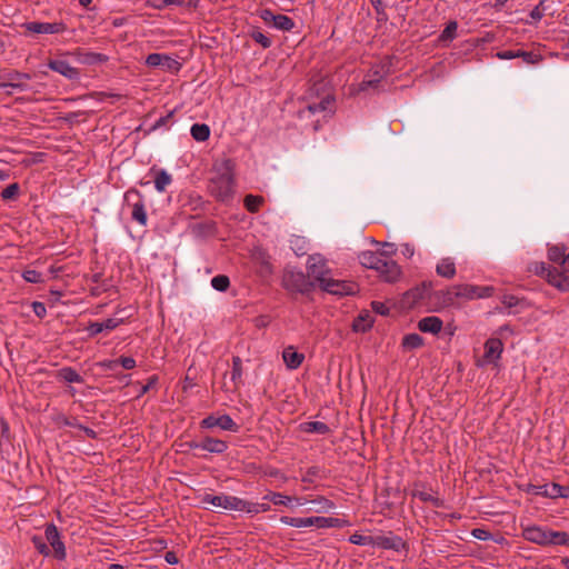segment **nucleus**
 <instances>
[{"mask_svg": "<svg viewBox=\"0 0 569 569\" xmlns=\"http://www.w3.org/2000/svg\"><path fill=\"white\" fill-rule=\"evenodd\" d=\"M359 261L363 267L376 270L387 282H395L401 276L400 267L393 260L383 258L380 252L363 251Z\"/></svg>", "mask_w": 569, "mask_h": 569, "instance_id": "nucleus-1", "label": "nucleus"}, {"mask_svg": "<svg viewBox=\"0 0 569 569\" xmlns=\"http://www.w3.org/2000/svg\"><path fill=\"white\" fill-rule=\"evenodd\" d=\"M522 536L527 541L540 546L569 545V536L565 531H553L540 526L525 528Z\"/></svg>", "mask_w": 569, "mask_h": 569, "instance_id": "nucleus-2", "label": "nucleus"}, {"mask_svg": "<svg viewBox=\"0 0 569 569\" xmlns=\"http://www.w3.org/2000/svg\"><path fill=\"white\" fill-rule=\"evenodd\" d=\"M335 99L330 92H323L318 101H310L307 107L300 110L299 114L301 118H308L310 116L322 114L326 118L333 111Z\"/></svg>", "mask_w": 569, "mask_h": 569, "instance_id": "nucleus-3", "label": "nucleus"}, {"mask_svg": "<svg viewBox=\"0 0 569 569\" xmlns=\"http://www.w3.org/2000/svg\"><path fill=\"white\" fill-rule=\"evenodd\" d=\"M492 287L489 286H473V284H458L448 290L449 296L462 298L467 300L490 297L492 295Z\"/></svg>", "mask_w": 569, "mask_h": 569, "instance_id": "nucleus-4", "label": "nucleus"}, {"mask_svg": "<svg viewBox=\"0 0 569 569\" xmlns=\"http://www.w3.org/2000/svg\"><path fill=\"white\" fill-rule=\"evenodd\" d=\"M203 503H209L216 508H221L224 510H233V511H241L244 507V500L241 498H238L236 496L230 495H210L206 493L202 497Z\"/></svg>", "mask_w": 569, "mask_h": 569, "instance_id": "nucleus-5", "label": "nucleus"}, {"mask_svg": "<svg viewBox=\"0 0 569 569\" xmlns=\"http://www.w3.org/2000/svg\"><path fill=\"white\" fill-rule=\"evenodd\" d=\"M308 277L316 281L319 286L331 276L326 260L320 254L310 256L307 262Z\"/></svg>", "mask_w": 569, "mask_h": 569, "instance_id": "nucleus-6", "label": "nucleus"}, {"mask_svg": "<svg viewBox=\"0 0 569 569\" xmlns=\"http://www.w3.org/2000/svg\"><path fill=\"white\" fill-rule=\"evenodd\" d=\"M22 28L34 34H59L67 30V26L61 21L56 22H26Z\"/></svg>", "mask_w": 569, "mask_h": 569, "instance_id": "nucleus-7", "label": "nucleus"}, {"mask_svg": "<svg viewBox=\"0 0 569 569\" xmlns=\"http://www.w3.org/2000/svg\"><path fill=\"white\" fill-rule=\"evenodd\" d=\"M319 287L328 293L338 296L353 295L358 290L355 282L337 280L331 276H329Z\"/></svg>", "mask_w": 569, "mask_h": 569, "instance_id": "nucleus-8", "label": "nucleus"}, {"mask_svg": "<svg viewBox=\"0 0 569 569\" xmlns=\"http://www.w3.org/2000/svg\"><path fill=\"white\" fill-rule=\"evenodd\" d=\"M260 19L268 26H272L281 31H291L295 28V22L291 18L284 14H274L269 9L259 11Z\"/></svg>", "mask_w": 569, "mask_h": 569, "instance_id": "nucleus-9", "label": "nucleus"}, {"mask_svg": "<svg viewBox=\"0 0 569 569\" xmlns=\"http://www.w3.org/2000/svg\"><path fill=\"white\" fill-rule=\"evenodd\" d=\"M211 192L220 200L230 198L233 193V178L229 173L221 174L210 183Z\"/></svg>", "mask_w": 569, "mask_h": 569, "instance_id": "nucleus-10", "label": "nucleus"}, {"mask_svg": "<svg viewBox=\"0 0 569 569\" xmlns=\"http://www.w3.org/2000/svg\"><path fill=\"white\" fill-rule=\"evenodd\" d=\"M200 426H201V428H204V429H211V428L218 427L221 430L232 431V432H237L239 430V426L228 415H222V416L210 415L201 420Z\"/></svg>", "mask_w": 569, "mask_h": 569, "instance_id": "nucleus-11", "label": "nucleus"}, {"mask_svg": "<svg viewBox=\"0 0 569 569\" xmlns=\"http://www.w3.org/2000/svg\"><path fill=\"white\" fill-rule=\"evenodd\" d=\"M146 63L152 68L160 67L164 71L171 73H177L181 68V63L179 61L170 56L161 53H150L146 59Z\"/></svg>", "mask_w": 569, "mask_h": 569, "instance_id": "nucleus-12", "label": "nucleus"}, {"mask_svg": "<svg viewBox=\"0 0 569 569\" xmlns=\"http://www.w3.org/2000/svg\"><path fill=\"white\" fill-rule=\"evenodd\" d=\"M46 539L50 543L53 549V555L57 559L63 560L66 559L67 552L63 541L61 540L60 533L57 527L53 523H49L46 526Z\"/></svg>", "mask_w": 569, "mask_h": 569, "instance_id": "nucleus-13", "label": "nucleus"}, {"mask_svg": "<svg viewBox=\"0 0 569 569\" xmlns=\"http://www.w3.org/2000/svg\"><path fill=\"white\" fill-rule=\"evenodd\" d=\"M503 345L498 338H490L485 343V355L481 365L496 363L502 352Z\"/></svg>", "mask_w": 569, "mask_h": 569, "instance_id": "nucleus-14", "label": "nucleus"}, {"mask_svg": "<svg viewBox=\"0 0 569 569\" xmlns=\"http://www.w3.org/2000/svg\"><path fill=\"white\" fill-rule=\"evenodd\" d=\"M252 262L258 268V272L262 277L270 276L272 273V264L270 257L262 248H254L251 253Z\"/></svg>", "mask_w": 569, "mask_h": 569, "instance_id": "nucleus-15", "label": "nucleus"}, {"mask_svg": "<svg viewBox=\"0 0 569 569\" xmlns=\"http://www.w3.org/2000/svg\"><path fill=\"white\" fill-rule=\"evenodd\" d=\"M430 293V286L423 283L421 286H418L411 290H409L408 292H406L405 297H403V306H406L407 308H413L418 305H420V302L422 300H425Z\"/></svg>", "mask_w": 569, "mask_h": 569, "instance_id": "nucleus-16", "label": "nucleus"}, {"mask_svg": "<svg viewBox=\"0 0 569 569\" xmlns=\"http://www.w3.org/2000/svg\"><path fill=\"white\" fill-rule=\"evenodd\" d=\"M190 448L201 449L212 453H222L228 449L226 441L212 437H206L200 442H191Z\"/></svg>", "mask_w": 569, "mask_h": 569, "instance_id": "nucleus-17", "label": "nucleus"}, {"mask_svg": "<svg viewBox=\"0 0 569 569\" xmlns=\"http://www.w3.org/2000/svg\"><path fill=\"white\" fill-rule=\"evenodd\" d=\"M372 546L400 551L405 548V542L400 537L388 535V536H376L373 537Z\"/></svg>", "mask_w": 569, "mask_h": 569, "instance_id": "nucleus-18", "label": "nucleus"}, {"mask_svg": "<svg viewBox=\"0 0 569 569\" xmlns=\"http://www.w3.org/2000/svg\"><path fill=\"white\" fill-rule=\"evenodd\" d=\"M48 67L52 71L58 72L61 76H63V77H66V78H68L70 80L77 79L79 77L78 69L71 67L68 61L62 60V59H51V60H49Z\"/></svg>", "mask_w": 569, "mask_h": 569, "instance_id": "nucleus-19", "label": "nucleus"}, {"mask_svg": "<svg viewBox=\"0 0 569 569\" xmlns=\"http://www.w3.org/2000/svg\"><path fill=\"white\" fill-rule=\"evenodd\" d=\"M546 279L551 286L558 288L559 290L569 291V277L556 268L547 269Z\"/></svg>", "mask_w": 569, "mask_h": 569, "instance_id": "nucleus-20", "label": "nucleus"}, {"mask_svg": "<svg viewBox=\"0 0 569 569\" xmlns=\"http://www.w3.org/2000/svg\"><path fill=\"white\" fill-rule=\"evenodd\" d=\"M282 359L288 369L295 370L301 366L305 360V355L296 350L295 347L289 346L282 351Z\"/></svg>", "mask_w": 569, "mask_h": 569, "instance_id": "nucleus-21", "label": "nucleus"}, {"mask_svg": "<svg viewBox=\"0 0 569 569\" xmlns=\"http://www.w3.org/2000/svg\"><path fill=\"white\" fill-rule=\"evenodd\" d=\"M418 328L422 332L437 335L442 329V320L436 316L425 317L418 322Z\"/></svg>", "mask_w": 569, "mask_h": 569, "instance_id": "nucleus-22", "label": "nucleus"}, {"mask_svg": "<svg viewBox=\"0 0 569 569\" xmlns=\"http://www.w3.org/2000/svg\"><path fill=\"white\" fill-rule=\"evenodd\" d=\"M349 522L333 517L312 516V527L316 528H341L348 526Z\"/></svg>", "mask_w": 569, "mask_h": 569, "instance_id": "nucleus-23", "label": "nucleus"}, {"mask_svg": "<svg viewBox=\"0 0 569 569\" xmlns=\"http://www.w3.org/2000/svg\"><path fill=\"white\" fill-rule=\"evenodd\" d=\"M436 272L439 277L451 279L456 276V263L452 258L446 257L439 260L436 266Z\"/></svg>", "mask_w": 569, "mask_h": 569, "instance_id": "nucleus-24", "label": "nucleus"}, {"mask_svg": "<svg viewBox=\"0 0 569 569\" xmlns=\"http://www.w3.org/2000/svg\"><path fill=\"white\" fill-rule=\"evenodd\" d=\"M121 320L109 318L102 322H91L87 330L90 336H96L104 330L111 331L120 325Z\"/></svg>", "mask_w": 569, "mask_h": 569, "instance_id": "nucleus-25", "label": "nucleus"}, {"mask_svg": "<svg viewBox=\"0 0 569 569\" xmlns=\"http://www.w3.org/2000/svg\"><path fill=\"white\" fill-rule=\"evenodd\" d=\"M305 282L302 272L288 271L283 276V284L293 290L302 291Z\"/></svg>", "mask_w": 569, "mask_h": 569, "instance_id": "nucleus-26", "label": "nucleus"}, {"mask_svg": "<svg viewBox=\"0 0 569 569\" xmlns=\"http://www.w3.org/2000/svg\"><path fill=\"white\" fill-rule=\"evenodd\" d=\"M373 317L368 311H362L359 313V316L355 319L352 328L356 332H366L368 331L372 325H373Z\"/></svg>", "mask_w": 569, "mask_h": 569, "instance_id": "nucleus-27", "label": "nucleus"}, {"mask_svg": "<svg viewBox=\"0 0 569 569\" xmlns=\"http://www.w3.org/2000/svg\"><path fill=\"white\" fill-rule=\"evenodd\" d=\"M542 497L556 499V498H567L569 497V488L562 487L558 483H546V488L543 489Z\"/></svg>", "mask_w": 569, "mask_h": 569, "instance_id": "nucleus-28", "label": "nucleus"}, {"mask_svg": "<svg viewBox=\"0 0 569 569\" xmlns=\"http://www.w3.org/2000/svg\"><path fill=\"white\" fill-rule=\"evenodd\" d=\"M264 500L271 501L274 506H283L292 508L293 499L291 496L283 495L281 492L269 491L264 497Z\"/></svg>", "mask_w": 569, "mask_h": 569, "instance_id": "nucleus-29", "label": "nucleus"}, {"mask_svg": "<svg viewBox=\"0 0 569 569\" xmlns=\"http://www.w3.org/2000/svg\"><path fill=\"white\" fill-rule=\"evenodd\" d=\"M309 502L315 506L313 508L310 509L315 512H329L336 508L333 501L322 496H317L316 498L310 499Z\"/></svg>", "mask_w": 569, "mask_h": 569, "instance_id": "nucleus-30", "label": "nucleus"}, {"mask_svg": "<svg viewBox=\"0 0 569 569\" xmlns=\"http://www.w3.org/2000/svg\"><path fill=\"white\" fill-rule=\"evenodd\" d=\"M280 521L283 525L293 527V528H307L312 527V517H289V516H282L280 518Z\"/></svg>", "mask_w": 569, "mask_h": 569, "instance_id": "nucleus-31", "label": "nucleus"}, {"mask_svg": "<svg viewBox=\"0 0 569 569\" xmlns=\"http://www.w3.org/2000/svg\"><path fill=\"white\" fill-rule=\"evenodd\" d=\"M172 177L166 170H159L154 177V188L158 192H163L171 184Z\"/></svg>", "mask_w": 569, "mask_h": 569, "instance_id": "nucleus-32", "label": "nucleus"}, {"mask_svg": "<svg viewBox=\"0 0 569 569\" xmlns=\"http://www.w3.org/2000/svg\"><path fill=\"white\" fill-rule=\"evenodd\" d=\"M190 132L192 138L200 142L208 140L210 137V128L204 123H194Z\"/></svg>", "mask_w": 569, "mask_h": 569, "instance_id": "nucleus-33", "label": "nucleus"}, {"mask_svg": "<svg viewBox=\"0 0 569 569\" xmlns=\"http://www.w3.org/2000/svg\"><path fill=\"white\" fill-rule=\"evenodd\" d=\"M244 207L249 212H258L264 203V198L261 196L248 194L243 200Z\"/></svg>", "mask_w": 569, "mask_h": 569, "instance_id": "nucleus-34", "label": "nucleus"}, {"mask_svg": "<svg viewBox=\"0 0 569 569\" xmlns=\"http://www.w3.org/2000/svg\"><path fill=\"white\" fill-rule=\"evenodd\" d=\"M58 377L66 382H76L81 383L83 381L82 377L72 368L66 367L58 371Z\"/></svg>", "mask_w": 569, "mask_h": 569, "instance_id": "nucleus-35", "label": "nucleus"}, {"mask_svg": "<svg viewBox=\"0 0 569 569\" xmlns=\"http://www.w3.org/2000/svg\"><path fill=\"white\" fill-rule=\"evenodd\" d=\"M423 345V339L418 333L406 335L402 339V347L406 350H413L420 348Z\"/></svg>", "mask_w": 569, "mask_h": 569, "instance_id": "nucleus-36", "label": "nucleus"}, {"mask_svg": "<svg viewBox=\"0 0 569 569\" xmlns=\"http://www.w3.org/2000/svg\"><path fill=\"white\" fill-rule=\"evenodd\" d=\"M457 29L458 23L456 21H450L439 36V41L441 43H448L452 41L457 37Z\"/></svg>", "mask_w": 569, "mask_h": 569, "instance_id": "nucleus-37", "label": "nucleus"}, {"mask_svg": "<svg viewBox=\"0 0 569 569\" xmlns=\"http://www.w3.org/2000/svg\"><path fill=\"white\" fill-rule=\"evenodd\" d=\"M131 217L133 220L139 222L141 226L147 224V213H146L144 204L141 201L133 203Z\"/></svg>", "mask_w": 569, "mask_h": 569, "instance_id": "nucleus-38", "label": "nucleus"}, {"mask_svg": "<svg viewBox=\"0 0 569 569\" xmlns=\"http://www.w3.org/2000/svg\"><path fill=\"white\" fill-rule=\"evenodd\" d=\"M412 496L423 502H431L436 507L440 506V500L433 495L432 491L425 490V489L423 490L415 489L412 491Z\"/></svg>", "mask_w": 569, "mask_h": 569, "instance_id": "nucleus-39", "label": "nucleus"}, {"mask_svg": "<svg viewBox=\"0 0 569 569\" xmlns=\"http://www.w3.org/2000/svg\"><path fill=\"white\" fill-rule=\"evenodd\" d=\"M117 365H120L123 369L130 370L136 367V360L132 357H120L117 360L104 362V366L109 369H113Z\"/></svg>", "mask_w": 569, "mask_h": 569, "instance_id": "nucleus-40", "label": "nucleus"}, {"mask_svg": "<svg viewBox=\"0 0 569 569\" xmlns=\"http://www.w3.org/2000/svg\"><path fill=\"white\" fill-rule=\"evenodd\" d=\"M270 510V506L268 503H254L244 500V507L242 508V512L249 513V515H257L260 512H267Z\"/></svg>", "mask_w": 569, "mask_h": 569, "instance_id": "nucleus-41", "label": "nucleus"}, {"mask_svg": "<svg viewBox=\"0 0 569 569\" xmlns=\"http://www.w3.org/2000/svg\"><path fill=\"white\" fill-rule=\"evenodd\" d=\"M566 251L563 246H555L548 250V257L551 261L562 264Z\"/></svg>", "mask_w": 569, "mask_h": 569, "instance_id": "nucleus-42", "label": "nucleus"}, {"mask_svg": "<svg viewBox=\"0 0 569 569\" xmlns=\"http://www.w3.org/2000/svg\"><path fill=\"white\" fill-rule=\"evenodd\" d=\"M303 430L306 432H316L320 435H325L329 431V428L326 423L320 421H311L303 425Z\"/></svg>", "mask_w": 569, "mask_h": 569, "instance_id": "nucleus-43", "label": "nucleus"}, {"mask_svg": "<svg viewBox=\"0 0 569 569\" xmlns=\"http://www.w3.org/2000/svg\"><path fill=\"white\" fill-rule=\"evenodd\" d=\"M30 79V77L28 74H24V73H14L13 76L10 77V81L8 83H3L2 86L6 87V86H10V87H13V88H22L23 86H26L27 81Z\"/></svg>", "mask_w": 569, "mask_h": 569, "instance_id": "nucleus-44", "label": "nucleus"}, {"mask_svg": "<svg viewBox=\"0 0 569 569\" xmlns=\"http://www.w3.org/2000/svg\"><path fill=\"white\" fill-rule=\"evenodd\" d=\"M250 37L254 42L259 43L264 49L271 46V40L266 34H263L259 29H253L250 32Z\"/></svg>", "mask_w": 569, "mask_h": 569, "instance_id": "nucleus-45", "label": "nucleus"}, {"mask_svg": "<svg viewBox=\"0 0 569 569\" xmlns=\"http://www.w3.org/2000/svg\"><path fill=\"white\" fill-rule=\"evenodd\" d=\"M147 3L153 9L161 10L173 4L180 6L183 3V0H148Z\"/></svg>", "mask_w": 569, "mask_h": 569, "instance_id": "nucleus-46", "label": "nucleus"}, {"mask_svg": "<svg viewBox=\"0 0 569 569\" xmlns=\"http://www.w3.org/2000/svg\"><path fill=\"white\" fill-rule=\"evenodd\" d=\"M211 286L218 291H226L230 286V281L227 276L219 274L211 279Z\"/></svg>", "mask_w": 569, "mask_h": 569, "instance_id": "nucleus-47", "label": "nucleus"}, {"mask_svg": "<svg viewBox=\"0 0 569 569\" xmlns=\"http://www.w3.org/2000/svg\"><path fill=\"white\" fill-rule=\"evenodd\" d=\"M349 541L353 545L358 546H372L373 537L372 536H363L358 532L350 536Z\"/></svg>", "mask_w": 569, "mask_h": 569, "instance_id": "nucleus-48", "label": "nucleus"}, {"mask_svg": "<svg viewBox=\"0 0 569 569\" xmlns=\"http://www.w3.org/2000/svg\"><path fill=\"white\" fill-rule=\"evenodd\" d=\"M22 277L27 282L30 283H39L43 281L42 274L39 271L32 269L24 270Z\"/></svg>", "mask_w": 569, "mask_h": 569, "instance_id": "nucleus-49", "label": "nucleus"}, {"mask_svg": "<svg viewBox=\"0 0 569 569\" xmlns=\"http://www.w3.org/2000/svg\"><path fill=\"white\" fill-rule=\"evenodd\" d=\"M32 543L34 548L38 550V552L44 557H48L50 555V549L48 546L43 542L42 538L39 536L32 537Z\"/></svg>", "mask_w": 569, "mask_h": 569, "instance_id": "nucleus-50", "label": "nucleus"}, {"mask_svg": "<svg viewBox=\"0 0 569 569\" xmlns=\"http://www.w3.org/2000/svg\"><path fill=\"white\" fill-rule=\"evenodd\" d=\"M242 375V362L239 357H234L232 360V372H231V379L233 381L241 378Z\"/></svg>", "mask_w": 569, "mask_h": 569, "instance_id": "nucleus-51", "label": "nucleus"}, {"mask_svg": "<svg viewBox=\"0 0 569 569\" xmlns=\"http://www.w3.org/2000/svg\"><path fill=\"white\" fill-rule=\"evenodd\" d=\"M519 53H520L519 58H522L525 60V62H527L529 64H536L541 61L540 54H537L533 52L521 51V50H519Z\"/></svg>", "mask_w": 569, "mask_h": 569, "instance_id": "nucleus-52", "label": "nucleus"}, {"mask_svg": "<svg viewBox=\"0 0 569 569\" xmlns=\"http://www.w3.org/2000/svg\"><path fill=\"white\" fill-rule=\"evenodd\" d=\"M19 187L17 183L9 184L4 190L2 191L1 196L3 199H12L18 194Z\"/></svg>", "mask_w": 569, "mask_h": 569, "instance_id": "nucleus-53", "label": "nucleus"}, {"mask_svg": "<svg viewBox=\"0 0 569 569\" xmlns=\"http://www.w3.org/2000/svg\"><path fill=\"white\" fill-rule=\"evenodd\" d=\"M32 310H33L34 315L40 319L44 318L47 315V308H46L44 303L39 302V301H34L32 303Z\"/></svg>", "mask_w": 569, "mask_h": 569, "instance_id": "nucleus-54", "label": "nucleus"}, {"mask_svg": "<svg viewBox=\"0 0 569 569\" xmlns=\"http://www.w3.org/2000/svg\"><path fill=\"white\" fill-rule=\"evenodd\" d=\"M519 57H520L519 50H517V51L505 50V51L497 52V58L500 60H510V59H515V58H519Z\"/></svg>", "mask_w": 569, "mask_h": 569, "instance_id": "nucleus-55", "label": "nucleus"}, {"mask_svg": "<svg viewBox=\"0 0 569 569\" xmlns=\"http://www.w3.org/2000/svg\"><path fill=\"white\" fill-rule=\"evenodd\" d=\"M545 488H546V483L545 485L529 483V485H527L525 490H526V492H528L530 495L542 496Z\"/></svg>", "mask_w": 569, "mask_h": 569, "instance_id": "nucleus-56", "label": "nucleus"}, {"mask_svg": "<svg viewBox=\"0 0 569 569\" xmlns=\"http://www.w3.org/2000/svg\"><path fill=\"white\" fill-rule=\"evenodd\" d=\"M502 303L506 308L511 309L520 303V300L515 296H503Z\"/></svg>", "mask_w": 569, "mask_h": 569, "instance_id": "nucleus-57", "label": "nucleus"}, {"mask_svg": "<svg viewBox=\"0 0 569 569\" xmlns=\"http://www.w3.org/2000/svg\"><path fill=\"white\" fill-rule=\"evenodd\" d=\"M371 307L375 310V312L382 315V316L387 315L389 311L388 307L383 302H380V301H373L371 303Z\"/></svg>", "mask_w": 569, "mask_h": 569, "instance_id": "nucleus-58", "label": "nucleus"}, {"mask_svg": "<svg viewBox=\"0 0 569 569\" xmlns=\"http://www.w3.org/2000/svg\"><path fill=\"white\" fill-rule=\"evenodd\" d=\"M79 57H81L79 60L81 62H84V63H92L97 60L100 59V54H94V53H86V54H78Z\"/></svg>", "mask_w": 569, "mask_h": 569, "instance_id": "nucleus-59", "label": "nucleus"}, {"mask_svg": "<svg viewBox=\"0 0 569 569\" xmlns=\"http://www.w3.org/2000/svg\"><path fill=\"white\" fill-rule=\"evenodd\" d=\"M400 251L406 258H411L415 254V248L410 243L401 244Z\"/></svg>", "mask_w": 569, "mask_h": 569, "instance_id": "nucleus-60", "label": "nucleus"}, {"mask_svg": "<svg viewBox=\"0 0 569 569\" xmlns=\"http://www.w3.org/2000/svg\"><path fill=\"white\" fill-rule=\"evenodd\" d=\"M385 250L382 252H380L382 254L383 258L388 259L389 257H391L392 254H395L396 252V249H395V246L391 244V243H385Z\"/></svg>", "mask_w": 569, "mask_h": 569, "instance_id": "nucleus-61", "label": "nucleus"}, {"mask_svg": "<svg viewBox=\"0 0 569 569\" xmlns=\"http://www.w3.org/2000/svg\"><path fill=\"white\" fill-rule=\"evenodd\" d=\"M472 536L477 539H480V540H486L488 539L489 537V532L483 530V529H473L472 530Z\"/></svg>", "mask_w": 569, "mask_h": 569, "instance_id": "nucleus-62", "label": "nucleus"}, {"mask_svg": "<svg viewBox=\"0 0 569 569\" xmlns=\"http://www.w3.org/2000/svg\"><path fill=\"white\" fill-rule=\"evenodd\" d=\"M164 559L170 565H174L178 562V558H177L176 553L171 552V551L166 553Z\"/></svg>", "mask_w": 569, "mask_h": 569, "instance_id": "nucleus-63", "label": "nucleus"}, {"mask_svg": "<svg viewBox=\"0 0 569 569\" xmlns=\"http://www.w3.org/2000/svg\"><path fill=\"white\" fill-rule=\"evenodd\" d=\"M292 499H293V502H292V508L295 506H303L306 505V502H309V500H307L306 498L303 497H296V496H291Z\"/></svg>", "mask_w": 569, "mask_h": 569, "instance_id": "nucleus-64", "label": "nucleus"}]
</instances>
